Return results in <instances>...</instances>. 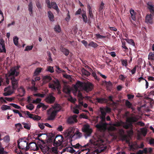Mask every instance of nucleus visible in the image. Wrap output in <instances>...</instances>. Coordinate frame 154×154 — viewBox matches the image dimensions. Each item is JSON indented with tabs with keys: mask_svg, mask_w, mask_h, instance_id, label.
I'll return each mask as SVG.
<instances>
[{
	"mask_svg": "<svg viewBox=\"0 0 154 154\" xmlns=\"http://www.w3.org/2000/svg\"><path fill=\"white\" fill-rule=\"evenodd\" d=\"M74 135H76L79 138H80L82 136V133L80 132L79 130H77L75 132Z\"/></svg>",
	"mask_w": 154,
	"mask_h": 154,
	"instance_id": "nucleus-47",
	"label": "nucleus"
},
{
	"mask_svg": "<svg viewBox=\"0 0 154 154\" xmlns=\"http://www.w3.org/2000/svg\"><path fill=\"white\" fill-rule=\"evenodd\" d=\"M4 91L5 92L3 94L5 96L11 95L13 93V91L11 89V87L10 86L5 88L4 89Z\"/></svg>",
	"mask_w": 154,
	"mask_h": 154,
	"instance_id": "nucleus-12",
	"label": "nucleus"
},
{
	"mask_svg": "<svg viewBox=\"0 0 154 154\" xmlns=\"http://www.w3.org/2000/svg\"><path fill=\"white\" fill-rule=\"evenodd\" d=\"M41 119V117L38 116V115H34L32 117V119L34 120L38 121L40 120Z\"/></svg>",
	"mask_w": 154,
	"mask_h": 154,
	"instance_id": "nucleus-46",
	"label": "nucleus"
},
{
	"mask_svg": "<svg viewBox=\"0 0 154 154\" xmlns=\"http://www.w3.org/2000/svg\"><path fill=\"white\" fill-rule=\"evenodd\" d=\"M18 38L17 36H15L13 38L14 43L16 46H17L18 45Z\"/></svg>",
	"mask_w": 154,
	"mask_h": 154,
	"instance_id": "nucleus-45",
	"label": "nucleus"
},
{
	"mask_svg": "<svg viewBox=\"0 0 154 154\" xmlns=\"http://www.w3.org/2000/svg\"><path fill=\"white\" fill-rule=\"evenodd\" d=\"M51 8L52 7L53 9L56 10V11H59V10L58 7L56 2H51Z\"/></svg>",
	"mask_w": 154,
	"mask_h": 154,
	"instance_id": "nucleus-26",
	"label": "nucleus"
},
{
	"mask_svg": "<svg viewBox=\"0 0 154 154\" xmlns=\"http://www.w3.org/2000/svg\"><path fill=\"white\" fill-rule=\"evenodd\" d=\"M57 113L55 111L53 110L50 113V115L48 117V119L49 120H54L57 115Z\"/></svg>",
	"mask_w": 154,
	"mask_h": 154,
	"instance_id": "nucleus-18",
	"label": "nucleus"
},
{
	"mask_svg": "<svg viewBox=\"0 0 154 154\" xmlns=\"http://www.w3.org/2000/svg\"><path fill=\"white\" fill-rule=\"evenodd\" d=\"M40 147L42 151L45 152H47L50 149L49 147L47 145L45 146V145L42 146Z\"/></svg>",
	"mask_w": 154,
	"mask_h": 154,
	"instance_id": "nucleus-23",
	"label": "nucleus"
},
{
	"mask_svg": "<svg viewBox=\"0 0 154 154\" xmlns=\"http://www.w3.org/2000/svg\"><path fill=\"white\" fill-rule=\"evenodd\" d=\"M66 151L70 152L71 153H73L75 152V151L74 149L72 147H69L66 149Z\"/></svg>",
	"mask_w": 154,
	"mask_h": 154,
	"instance_id": "nucleus-38",
	"label": "nucleus"
},
{
	"mask_svg": "<svg viewBox=\"0 0 154 154\" xmlns=\"http://www.w3.org/2000/svg\"><path fill=\"white\" fill-rule=\"evenodd\" d=\"M7 152L4 151V148H0V154H7Z\"/></svg>",
	"mask_w": 154,
	"mask_h": 154,
	"instance_id": "nucleus-64",
	"label": "nucleus"
},
{
	"mask_svg": "<svg viewBox=\"0 0 154 154\" xmlns=\"http://www.w3.org/2000/svg\"><path fill=\"white\" fill-rule=\"evenodd\" d=\"M136 68H137V66H135L134 68L133 69H132L131 70L129 68H127V69L129 70L130 71H131V73L132 74H135V73L136 72Z\"/></svg>",
	"mask_w": 154,
	"mask_h": 154,
	"instance_id": "nucleus-60",
	"label": "nucleus"
},
{
	"mask_svg": "<svg viewBox=\"0 0 154 154\" xmlns=\"http://www.w3.org/2000/svg\"><path fill=\"white\" fill-rule=\"evenodd\" d=\"M33 95L34 96L39 97L42 98H43L45 97V94H41L40 93H36L34 94Z\"/></svg>",
	"mask_w": 154,
	"mask_h": 154,
	"instance_id": "nucleus-56",
	"label": "nucleus"
},
{
	"mask_svg": "<svg viewBox=\"0 0 154 154\" xmlns=\"http://www.w3.org/2000/svg\"><path fill=\"white\" fill-rule=\"evenodd\" d=\"M26 112V114L30 118L32 119V118L33 116L34 115L30 114V112L28 111H26L25 112Z\"/></svg>",
	"mask_w": 154,
	"mask_h": 154,
	"instance_id": "nucleus-62",
	"label": "nucleus"
},
{
	"mask_svg": "<svg viewBox=\"0 0 154 154\" xmlns=\"http://www.w3.org/2000/svg\"><path fill=\"white\" fill-rule=\"evenodd\" d=\"M1 109L3 110H5L7 109H11L10 106L7 105H3L2 106Z\"/></svg>",
	"mask_w": 154,
	"mask_h": 154,
	"instance_id": "nucleus-42",
	"label": "nucleus"
},
{
	"mask_svg": "<svg viewBox=\"0 0 154 154\" xmlns=\"http://www.w3.org/2000/svg\"><path fill=\"white\" fill-rule=\"evenodd\" d=\"M33 47V45L27 46L26 47L24 50L25 51H27L32 50Z\"/></svg>",
	"mask_w": 154,
	"mask_h": 154,
	"instance_id": "nucleus-59",
	"label": "nucleus"
},
{
	"mask_svg": "<svg viewBox=\"0 0 154 154\" xmlns=\"http://www.w3.org/2000/svg\"><path fill=\"white\" fill-rule=\"evenodd\" d=\"M18 90L19 92H21L22 93V95H21V96H23L25 93V90L22 86H21Z\"/></svg>",
	"mask_w": 154,
	"mask_h": 154,
	"instance_id": "nucleus-44",
	"label": "nucleus"
},
{
	"mask_svg": "<svg viewBox=\"0 0 154 154\" xmlns=\"http://www.w3.org/2000/svg\"><path fill=\"white\" fill-rule=\"evenodd\" d=\"M141 132L142 134L144 136H145L147 133V129L145 128H142L141 129Z\"/></svg>",
	"mask_w": 154,
	"mask_h": 154,
	"instance_id": "nucleus-37",
	"label": "nucleus"
},
{
	"mask_svg": "<svg viewBox=\"0 0 154 154\" xmlns=\"http://www.w3.org/2000/svg\"><path fill=\"white\" fill-rule=\"evenodd\" d=\"M22 124L24 125V128L26 129L30 130L31 125L30 124L25 122H22Z\"/></svg>",
	"mask_w": 154,
	"mask_h": 154,
	"instance_id": "nucleus-33",
	"label": "nucleus"
},
{
	"mask_svg": "<svg viewBox=\"0 0 154 154\" xmlns=\"http://www.w3.org/2000/svg\"><path fill=\"white\" fill-rule=\"evenodd\" d=\"M17 68L16 67L12 68L11 72L8 75V78L11 79L12 83V89L13 90H16L18 87V79L16 78L15 76H17L19 74V72L17 71Z\"/></svg>",
	"mask_w": 154,
	"mask_h": 154,
	"instance_id": "nucleus-3",
	"label": "nucleus"
},
{
	"mask_svg": "<svg viewBox=\"0 0 154 154\" xmlns=\"http://www.w3.org/2000/svg\"><path fill=\"white\" fill-rule=\"evenodd\" d=\"M95 36L97 39L104 38L106 37V36L101 35L99 34H96Z\"/></svg>",
	"mask_w": 154,
	"mask_h": 154,
	"instance_id": "nucleus-61",
	"label": "nucleus"
},
{
	"mask_svg": "<svg viewBox=\"0 0 154 154\" xmlns=\"http://www.w3.org/2000/svg\"><path fill=\"white\" fill-rule=\"evenodd\" d=\"M55 147H53L51 149V150L52 152H53L54 153H55V154H57L58 153V151H57V146H54Z\"/></svg>",
	"mask_w": 154,
	"mask_h": 154,
	"instance_id": "nucleus-40",
	"label": "nucleus"
},
{
	"mask_svg": "<svg viewBox=\"0 0 154 154\" xmlns=\"http://www.w3.org/2000/svg\"><path fill=\"white\" fill-rule=\"evenodd\" d=\"M122 48L125 50H126V51H128V48L126 46V42H123L122 41Z\"/></svg>",
	"mask_w": 154,
	"mask_h": 154,
	"instance_id": "nucleus-51",
	"label": "nucleus"
},
{
	"mask_svg": "<svg viewBox=\"0 0 154 154\" xmlns=\"http://www.w3.org/2000/svg\"><path fill=\"white\" fill-rule=\"evenodd\" d=\"M54 110L57 113L61 109V107L60 105L58 104H56L54 105Z\"/></svg>",
	"mask_w": 154,
	"mask_h": 154,
	"instance_id": "nucleus-25",
	"label": "nucleus"
},
{
	"mask_svg": "<svg viewBox=\"0 0 154 154\" xmlns=\"http://www.w3.org/2000/svg\"><path fill=\"white\" fill-rule=\"evenodd\" d=\"M82 72L83 75L87 76H89L91 74L89 72L83 68L82 69Z\"/></svg>",
	"mask_w": 154,
	"mask_h": 154,
	"instance_id": "nucleus-31",
	"label": "nucleus"
},
{
	"mask_svg": "<svg viewBox=\"0 0 154 154\" xmlns=\"http://www.w3.org/2000/svg\"><path fill=\"white\" fill-rule=\"evenodd\" d=\"M93 85L90 82H82L77 81L74 88L76 91L78 90L79 88L80 87L83 91L87 93L91 91L94 88Z\"/></svg>",
	"mask_w": 154,
	"mask_h": 154,
	"instance_id": "nucleus-2",
	"label": "nucleus"
},
{
	"mask_svg": "<svg viewBox=\"0 0 154 154\" xmlns=\"http://www.w3.org/2000/svg\"><path fill=\"white\" fill-rule=\"evenodd\" d=\"M26 108L30 110H32L34 108V106L32 104L30 103L26 106Z\"/></svg>",
	"mask_w": 154,
	"mask_h": 154,
	"instance_id": "nucleus-49",
	"label": "nucleus"
},
{
	"mask_svg": "<svg viewBox=\"0 0 154 154\" xmlns=\"http://www.w3.org/2000/svg\"><path fill=\"white\" fill-rule=\"evenodd\" d=\"M125 104L126 106L129 108H131V106H132V103L128 100L125 101Z\"/></svg>",
	"mask_w": 154,
	"mask_h": 154,
	"instance_id": "nucleus-48",
	"label": "nucleus"
},
{
	"mask_svg": "<svg viewBox=\"0 0 154 154\" xmlns=\"http://www.w3.org/2000/svg\"><path fill=\"white\" fill-rule=\"evenodd\" d=\"M145 22L147 23L152 24V15L151 14L147 15L146 16Z\"/></svg>",
	"mask_w": 154,
	"mask_h": 154,
	"instance_id": "nucleus-17",
	"label": "nucleus"
},
{
	"mask_svg": "<svg viewBox=\"0 0 154 154\" xmlns=\"http://www.w3.org/2000/svg\"><path fill=\"white\" fill-rule=\"evenodd\" d=\"M15 126L17 129V131L18 132H19L20 131V129H23V128L22 125L20 123L15 124Z\"/></svg>",
	"mask_w": 154,
	"mask_h": 154,
	"instance_id": "nucleus-27",
	"label": "nucleus"
},
{
	"mask_svg": "<svg viewBox=\"0 0 154 154\" xmlns=\"http://www.w3.org/2000/svg\"><path fill=\"white\" fill-rule=\"evenodd\" d=\"M138 120V118L135 116L128 117L127 119L126 122H125L124 128L128 129L130 128H132L133 126V123L137 122Z\"/></svg>",
	"mask_w": 154,
	"mask_h": 154,
	"instance_id": "nucleus-6",
	"label": "nucleus"
},
{
	"mask_svg": "<svg viewBox=\"0 0 154 154\" xmlns=\"http://www.w3.org/2000/svg\"><path fill=\"white\" fill-rule=\"evenodd\" d=\"M47 71L51 73H53L54 72L53 67L51 66H48V67Z\"/></svg>",
	"mask_w": 154,
	"mask_h": 154,
	"instance_id": "nucleus-57",
	"label": "nucleus"
},
{
	"mask_svg": "<svg viewBox=\"0 0 154 154\" xmlns=\"http://www.w3.org/2000/svg\"><path fill=\"white\" fill-rule=\"evenodd\" d=\"M48 14L50 20L51 21H54V16L51 11H48Z\"/></svg>",
	"mask_w": 154,
	"mask_h": 154,
	"instance_id": "nucleus-24",
	"label": "nucleus"
},
{
	"mask_svg": "<svg viewBox=\"0 0 154 154\" xmlns=\"http://www.w3.org/2000/svg\"><path fill=\"white\" fill-rule=\"evenodd\" d=\"M82 131L85 133L86 136H89L91 134L92 130L88 124L84 125L82 128Z\"/></svg>",
	"mask_w": 154,
	"mask_h": 154,
	"instance_id": "nucleus-7",
	"label": "nucleus"
},
{
	"mask_svg": "<svg viewBox=\"0 0 154 154\" xmlns=\"http://www.w3.org/2000/svg\"><path fill=\"white\" fill-rule=\"evenodd\" d=\"M21 149H25L26 151H27L29 149V147H28V144L26 141H21Z\"/></svg>",
	"mask_w": 154,
	"mask_h": 154,
	"instance_id": "nucleus-14",
	"label": "nucleus"
},
{
	"mask_svg": "<svg viewBox=\"0 0 154 154\" xmlns=\"http://www.w3.org/2000/svg\"><path fill=\"white\" fill-rule=\"evenodd\" d=\"M88 46L95 48L98 46V45L95 42L91 41L88 44Z\"/></svg>",
	"mask_w": 154,
	"mask_h": 154,
	"instance_id": "nucleus-35",
	"label": "nucleus"
},
{
	"mask_svg": "<svg viewBox=\"0 0 154 154\" xmlns=\"http://www.w3.org/2000/svg\"><path fill=\"white\" fill-rule=\"evenodd\" d=\"M100 110L101 113L100 118L101 120L99 123L96 125V127L99 130L102 131L106 129L107 125V124L105 122L106 112L104 108L100 107Z\"/></svg>",
	"mask_w": 154,
	"mask_h": 154,
	"instance_id": "nucleus-4",
	"label": "nucleus"
},
{
	"mask_svg": "<svg viewBox=\"0 0 154 154\" xmlns=\"http://www.w3.org/2000/svg\"><path fill=\"white\" fill-rule=\"evenodd\" d=\"M124 40L126 41L129 44H130L134 46H135V45L133 39H126L125 38Z\"/></svg>",
	"mask_w": 154,
	"mask_h": 154,
	"instance_id": "nucleus-29",
	"label": "nucleus"
},
{
	"mask_svg": "<svg viewBox=\"0 0 154 154\" xmlns=\"http://www.w3.org/2000/svg\"><path fill=\"white\" fill-rule=\"evenodd\" d=\"M121 61L123 66H128V62L126 60H122Z\"/></svg>",
	"mask_w": 154,
	"mask_h": 154,
	"instance_id": "nucleus-53",
	"label": "nucleus"
},
{
	"mask_svg": "<svg viewBox=\"0 0 154 154\" xmlns=\"http://www.w3.org/2000/svg\"><path fill=\"white\" fill-rule=\"evenodd\" d=\"M10 105L17 109H21V107L17 104L13 103H11Z\"/></svg>",
	"mask_w": 154,
	"mask_h": 154,
	"instance_id": "nucleus-58",
	"label": "nucleus"
},
{
	"mask_svg": "<svg viewBox=\"0 0 154 154\" xmlns=\"http://www.w3.org/2000/svg\"><path fill=\"white\" fill-rule=\"evenodd\" d=\"M5 41L2 38H0V51L1 52H6Z\"/></svg>",
	"mask_w": 154,
	"mask_h": 154,
	"instance_id": "nucleus-15",
	"label": "nucleus"
},
{
	"mask_svg": "<svg viewBox=\"0 0 154 154\" xmlns=\"http://www.w3.org/2000/svg\"><path fill=\"white\" fill-rule=\"evenodd\" d=\"M142 80H144L145 81L146 88H147L148 87L149 83L147 81V80L143 78L142 77H141L138 79V82H141V81Z\"/></svg>",
	"mask_w": 154,
	"mask_h": 154,
	"instance_id": "nucleus-34",
	"label": "nucleus"
},
{
	"mask_svg": "<svg viewBox=\"0 0 154 154\" xmlns=\"http://www.w3.org/2000/svg\"><path fill=\"white\" fill-rule=\"evenodd\" d=\"M148 59L151 60H154V52H150L149 53Z\"/></svg>",
	"mask_w": 154,
	"mask_h": 154,
	"instance_id": "nucleus-36",
	"label": "nucleus"
},
{
	"mask_svg": "<svg viewBox=\"0 0 154 154\" xmlns=\"http://www.w3.org/2000/svg\"><path fill=\"white\" fill-rule=\"evenodd\" d=\"M63 91L67 94H69L71 92V90L68 87L65 86L63 88Z\"/></svg>",
	"mask_w": 154,
	"mask_h": 154,
	"instance_id": "nucleus-32",
	"label": "nucleus"
},
{
	"mask_svg": "<svg viewBox=\"0 0 154 154\" xmlns=\"http://www.w3.org/2000/svg\"><path fill=\"white\" fill-rule=\"evenodd\" d=\"M53 82L54 83L49 84V88L55 90L56 89L58 90L59 88H61L60 82L58 79H56L55 80H53Z\"/></svg>",
	"mask_w": 154,
	"mask_h": 154,
	"instance_id": "nucleus-8",
	"label": "nucleus"
},
{
	"mask_svg": "<svg viewBox=\"0 0 154 154\" xmlns=\"http://www.w3.org/2000/svg\"><path fill=\"white\" fill-rule=\"evenodd\" d=\"M54 136H51L48 139L50 142H53V145L54 146H60L63 140V136L60 134H57L56 136L54 139Z\"/></svg>",
	"mask_w": 154,
	"mask_h": 154,
	"instance_id": "nucleus-5",
	"label": "nucleus"
},
{
	"mask_svg": "<svg viewBox=\"0 0 154 154\" xmlns=\"http://www.w3.org/2000/svg\"><path fill=\"white\" fill-rule=\"evenodd\" d=\"M60 51L66 56H67L69 53V51L67 49L64 48L63 47H61Z\"/></svg>",
	"mask_w": 154,
	"mask_h": 154,
	"instance_id": "nucleus-19",
	"label": "nucleus"
},
{
	"mask_svg": "<svg viewBox=\"0 0 154 154\" xmlns=\"http://www.w3.org/2000/svg\"><path fill=\"white\" fill-rule=\"evenodd\" d=\"M104 3L102 2L99 6L98 11L100 12L102 11L104 7Z\"/></svg>",
	"mask_w": 154,
	"mask_h": 154,
	"instance_id": "nucleus-39",
	"label": "nucleus"
},
{
	"mask_svg": "<svg viewBox=\"0 0 154 154\" xmlns=\"http://www.w3.org/2000/svg\"><path fill=\"white\" fill-rule=\"evenodd\" d=\"M82 16L83 18V21L85 23H86L88 21L87 17L86 14V12L85 11H83V13L82 14Z\"/></svg>",
	"mask_w": 154,
	"mask_h": 154,
	"instance_id": "nucleus-30",
	"label": "nucleus"
},
{
	"mask_svg": "<svg viewBox=\"0 0 154 154\" xmlns=\"http://www.w3.org/2000/svg\"><path fill=\"white\" fill-rule=\"evenodd\" d=\"M36 6L38 9H42V6L41 3L39 2H36Z\"/></svg>",
	"mask_w": 154,
	"mask_h": 154,
	"instance_id": "nucleus-63",
	"label": "nucleus"
},
{
	"mask_svg": "<svg viewBox=\"0 0 154 154\" xmlns=\"http://www.w3.org/2000/svg\"><path fill=\"white\" fill-rule=\"evenodd\" d=\"M52 79L51 77L49 75H46L43 77L42 79L44 84H46L49 82Z\"/></svg>",
	"mask_w": 154,
	"mask_h": 154,
	"instance_id": "nucleus-16",
	"label": "nucleus"
},
{
	"mask_svg": "<svg viewBox=\"0 0 154 154\" xmlns=\"http://www.w3.org/2000/svg\"><path fill=\"white\" fill-rule=\"evenodd\" d=\"M72 146L75 149H79L82 147V146L79 143H78L75 145H72Z\"/></svg>",
	"mask_w": 154,
	"mask_h": 154,
	"instance_id": "nucleus-55",
	"label": "nucleus"
},
{
	"mask_svg": "<svg viewBox=\"0 0 154 154\" xmlns=\"http://www.w3.org/2000/svg\"><path fill=\"white\" fill-rule=\"evenodd\" d=\"M41 71V68H38L35 70L34 74L35 75H37L39 74Z\"/></svg>",
	"mask_w": 154,
	"mask_h": 154,
	"instance_id": "nucleus-52",
	"label": "nucleus"
},
{
	"mask_svg": "<svg viewBox=\"0 0 154 154\" xmlns=\"http://www.w3.org/2000/svg\"><path fill=\"white\" fill-rule=\"evenodd\" d=\"M147 8L149 9L150 12L152 14H154V5L151 2H148L146 3Z\"/></svg>",
	"mask_w": 154,
	"mask_h": 154,
	"instance_id": "nucleus-11",
	"label": "nucleus"
},
{
	"mask_svg": "<svg viewBox=\"0 0 154 154\" xmlns=\"http://www.w3.org/2000/svg\"><path fill=\"white\" fill-rule=\"evenodd\" d=\"M32 2H30L29 3L28 5V10L29 11V14L31 16H32L33 15L32 12Z\"/></svg>",
	"mask_w": 154,
	"mask_h": 154,
	"instance_id": "nucleus-22",
	"label": "nucleus"
},
{
	"mask_svg": "<svg viewBox=\"0 0 154 154\" xmlns=\"http://www.w3.org/2000/svg\"><path fill=\"white\" fill-rule=\"evenodd\" d=\"M125 124V122L121 121L120 122H116L115 123L113 124V125L116 127H119L122 126L123 127Z\"/></svg>",
	"mask_w": 154,
	"mask_h": 154,
	"instance_id": "nucleus-20",
	"label": "nucleus"
},
{
	"mask_svg": "<svg viewBox=\"0 0 154 154\" xmlns=\"http://www.w3.org/2000/svg\"><path fill=\"white\" fill-rule=\"evenodd\" d=\"M77 117V116L75 115L69 117L67 120L68 123L70 124H72L75 122H77L78 121L76 118Z\"/></svg>",
	"mask_w": 154,
	"mask_h": 154,
	"instance_id": "nucleus-10",
	"label": "nucleus"
},
{
	"mask_svg": "<svg viewBox=\"0 0 154 154\" xmlns=\"http://www.w3.org/2000/svg\"><path fill=\"white\" fill-rule=\"evenodd\" d=\"M56 68L57 70H56L57 72L58 73H60L62 72H64V71L61 68H60L59 66H56Z\"/></svg>",
	"mask_w": 154,
	"mask_h": 154,
	"instance_id": "nucleus-50",
	"label": "nucleus"
},
{
	"mask_svg": "<svg viewBox=\"0 0 154 154\" xmlns=\"http://www.w3.org/2000/svg\"><path fill=\"white\" fill-rule=\"evenodd\" d=\"M96 100L98 103H104L106 100V99L105 98H97Z\"/></svg>",
	"mask_w": 154,
	"mask_h": 154,
	"instance_id": "nucleus-41",
	"label": "nucleus"
},
{
	"mask_svg": "<svg viewBox=\"0 0 154 154\" xmlns=\"http://www.w3.org/2000/svg\"><path fill=\"white\" fill-rule=\"evenodd\" d=\"M45 100L47 103L51 104L54 102L55 98L53 96L52 94H49L45 98Z\"/></svg>",
	"mask_w": 154,
	"mask_h": 154,
	"instance_id": "nucleus-9",
	"label": "nucleus"
},
{
	"mask_svg": "<svg viewBox=\"0 0 154 154\" xmlns=\"http://www.w3.org/2000/svg\"><path fill=\"white\" fill-rule=\"evenodd\" d=\"M75 128L74 127H70L67 130V133L68 136H69L72 133L74 134Z\"/></svg>",
	"mask_w": 154,
	"mask_h": 154,
	"instance_id": "nucleus-21",
	"label": "nucleus"
},
{
	"mask_svg": "<svg viewBox=\"0 0 154 154\" xmlns=\"http://www.w3.org/2000/svg\"><path fill=\"white\" fill-rule=\"evenodd\" d=\"M54 30L58 32H60L61 31V28L60 25H56L54 28Z\"/></svg>",
	"mask_w": 154,
	"mask_h": 154,
	"instance_id": "nucleus-43",
	"label": "nucleus"
},
{
	"mask_svg": "<svg viewBox=\"0 0 154 154\" xmlns=\"http://www.w3.org/2000/svg\"><path fill=\"white\" fill-rule=\"evenodd\" d=\"M28 147L29 149L33 150H36L38 149V147L36 143L31 142L28 144Z\"/></svg>",
	"mask_w": 154,
	"mask_h": 154,
	"instance_id": "nucleus-13",
	"label": "nucleus"
},
{
	"mask_svg": "<svg viewBox=\"0 0 154 154\" xmlns=\"http://www.w3.org/2000/svg\"><path fill=\"white\" fill-rule=\"evenodd\" d=\"M121 137L123 140H126L127 142H129V141L127 140V136L126 135H122Z\"/></svg>",
	"mask_w": 154,
	"mask_h": 154,
	"instance_id": "nucleus-54",
	"label": "nucleus"
},
{
	"mask_svg": "<svg viewBox=\"0 0 154 154\" xmlns=\"http://www.w3.org/2000/svg\"><path fill=\"white\" fill-rule=\"evenodd\" d=\"M105 85L107 90H110L112 88V84L110 82H106Z\"/></svg>",
	"mask_w": 154,
	"mask_h": 154,
	"instance_id": "nucleus-28",
	"label": "nucleus"
},
{
	"mask_svg": "<svg viewBox=\"0 0 154 154\" xmlns=\"http://www.w3.org/2000/svg\"><path fill=\"white\" fill-rule=\"evenodd\" d=\"M103 141L102 139L90 140L89 142L85 146L89 148L88 149L91 154H98L104 150L103 148Z\"/></svg>",
	"mask_w": 154,
	"mask_h": 154,
	"instance_id": "nucleus-1",
	"label": "nucleus"
}]
</instances>
